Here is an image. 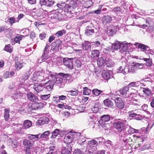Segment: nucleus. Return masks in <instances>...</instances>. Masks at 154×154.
<instances>
[{"instance_id":"52","label":"nucleus","mask_w":154,"mask_h":154,"mask_svg":"<svg viewBox=\"0 0 154 154\" xmlns=\"http://www.w3.org/2000/svg\"><path fill=\"white\" fill-rule=\"evenodd\" d=\"M83 94L84 95H89L91 92V89H89L87 87H84L83 88Z\"/></svg>"},{"instance_id":"54","label":"nucleus","mask_w":154,"mask_h":154,"mask_svg":"<svg viewBox=\"0 0 154 154\" xmlns=\"http://www.w3.org/2000/svg\"><path fill=\"white\" fill-rule=\"evenodd\" d=\"M4 49L6 51L10 53L12 52V47L9 44L6 45Z\"/></svg>"},{"instance_id":"42","label":"nucleus","mask_w":154,"mask_h":154,"mask_svg":"<svg viewBox=\"0 0 154 154\" xmlns=\"http://www.w3.org/2000/svg\"><path fill=\"white\" fill-rule=\"evenodd\" d=\"M94 47L98 49H100L102 46V45L99 41H97L93 42Z\"/></svg>"},{"instance_id":"23","label":"nucleus","mask_w":154,"mask_h":154,"mask_svg":"<svg viewBox=\"0 0 154 154\" xmlns=\"http://www.w3.org/2000/svg\"><path fill=\"white\" fill-rule=\"evenodd\" d=\"M55 80H54L53 81L49 80L44 84L45 85V87H46V88L48 91L51 90L53 88L54 85L55 84Z\"/></svg>"},{"instance_id":"55","label":"nucleus","mask_w":154,"mask_h":154,"mask_svg":"<svg viewBox=\"0 0 154 154\" xmlns=\"http://www.w3.org/2000/svg\"><path fill=\"white\" fill-rule=\"evenodd\" d=\"M50 97V94L42 95L40 96L41 99L43 100H46Z\"/></svg>"},{"instance_id":"41","label":"nucleus","mask_w":154,"mask_h":154,"mask_svg":"<svg viewBox=\"0 0 154 154\" xmlns=\"http://www.w3.org/2000/svg\"><path fill=\"white\" fill-rule=\"evenodd\" d=\"M23 63L22 61H16L15 62V67L17 70H19L21 69L23 66Z\"/></svg>"},{"instance_id":"27","label":"nucleus","mask_w":154,"mask_h":154,"mask_svg":"<svg viewBox=\"0 0 154 154\" xmlns=\"http://www.w3.org/2000/svg\"><path fill=\"white\" fill-rule=\"evenodd\" d=\"M73 139H75L78 140V142H81L80 141L81 138H83L84 136L81 135L80 133L72 132H71Z\"/></svg>"},{"instance_id":"12","label":"nucleus","mask_w":154,"mask_h":154,"mask_svg":"<svg viewBox=\"0 0 154 154\" xmlns=\"http://www.w3.org/2000/svg\"><path fill=\"white\" fill-rule=\"evenodd\" d=\"M117 27L113 25L108 26L107 28L106 33L109 36H112L115 34L117 32Z\"/></svg>"},{"instance_id":"57","label":"nucleus","mask_w":154,"mask_h":154,"mask_svg":"<svg viewBox=\"0 0 154 154\" xmlns=\"http://www.w3.org/2000/svg\"><path fill=\"white\" fill-rule=\"evenodd\" d=\"M144 60L146 62V65L147 66H150L152 64V60L149 58H145Z\"/></svg>"},{"instance_id":"44","label":"nucleus","mask_w":154,"mask_h":154,"mask_svg":"<svg viewBox=\"0 0 154 154\" xmlns=\"http://www.w3.org/2000/svg\"><path fill=\"white\" fill-rule=\"evenodd\" d=\"M60 130L57 129H55L52 132L51 138H54L58 135L60 132Z\"/></svg>"},{"instance_id":"46","label":"nucleus","mask_w":154,"mask_h":154,"mask_svg":"<svg viewBox=\"0 0 154 154\" xmlns=\"http://www.w3.org/2000/svg\"><path fill=\"white\" fill-rule=\"evenodd\" d=\"M92 92L95 95L98 96L103 92V91L97 89H94L92 90Z\"/></svg>"},{"instance_id":"59","label":"nucleus","mask_w":154,"mask_h":154,"mask_svg":"<svg viewBox=\"0 0 154 154\" xmlns=\"http://www.w3.org/2000/svg\"><path fill=\"white\" fill-rule=\"evenodd\" d=\"M131 102V103L133 105L138 106H140L141 105V104L140 102L138 100H134Z\"/></svg>"},{"instance_id":"6","label":"nucleus","mask_w":154,"mask_h":154,"mask_svg":"<svg viewBox=\"0 0 154 154\" xmlns=\"http://www.w3.org/2000/svg\"><path fill=\"white\" fill-rule=\"evenodd\" d=\"M146 23L142 26V28L144 29L147 27L146 29V31L148 33H152L153 31V27L151 25L152 23L151 19L149 18H148L146 20Z\"/></svg>"},{"instance_id":"13","label":"nucleus","mask_w":154,"mask_h":154,"mask_svg":"<svg viewBox=\"0 0 154 154\" xmlns=\"http://www.w3.org/2000/svg\"><path fill=\"white\" fill-rule=\"evenodd\" d=\"M26 94L25 93H22L20 92L16 93L13 94L12 96V98L14 100L19 102L20 100L24 99L26 98Z\"/></svg>"},{"instance_id":"24","label":"nucleus","mask_w":154,"mask_h":154,"mask_svg":"<svg viewBox=\"0 0 154 154\" xmlns=\"http://www.w3.org/2000/svg\"><path fill=\"white\" fill-rule=\"evenodd\" d=\"M135 45L136 47H138V48L142 51H148L149 47L148 46L144 45L139 43H136Z\"/></svg>"},{"instance_id":"17","label":"nucleus","mask_w":154,"mask_h":154,"mask_svg":"<svg viewBox=\"0 0 154 154\" xmlns=\"http://www.w3.org/2000/svg\"><path fill=\"white\" fill-rule=\"evenodd\" d=\"M129 88L127 86H125L123 87L122 89L119 91L120 94L123 97H127L129 96Z\"/></svg>"},{"instance_id":"36","label":"nucleus","mask_w":154,"mask_h":154,"mask_svg":"<svg viewBox=\"0 0 154 154\" xmlns=\"http://www.w3.org/2000/svg\"><path fill=\"white\" fill-rule=\"evenodd\" d=\"M102 77L106 80L109 79L111 76L108 71L106 70H103L102 71Z\"/></svg>"},{"instance_id":"10","label":"nucleus","mask_w":154,"mask_h":154,"mask_svg":"<svg viewBox=\"0 0 154 154\" xmlns=\"http://www.w3.org/2000/svg\"><path fill=\"white\" fill-rule=\"evenodd\" d=\"M110 119L109 116L107 115H105L100 117V119L98 121L100 125L102 127H106L107 124L105 122H108Z\"/></svg>"},{"instance_id":"53","label":"nucleus","mask_w":154,"mask_h":154,"mask_svg":"<svg viewBox=\"0 0 154 154\" xmlns=\"http://www.w3.org/2000/svg\"><path fill=\"white\" fill-rule=\"evenodd\" d=\"M66 4L64 2L60 3L57 4V7L61 9H65L66 6Z\"/></svg>"},{"instance_id":"16","label":"nucleus","mask_w":154,"mask_h":154,"mask_svg":"<svg viewBox=\"0 0 154 154\" xmlns=\"http://www.w3.org/2000/svg\"><path fill=\"white\" fill-rule=\"evenodd\" d=\"M130 46V43H128L126 42H122L120 51L121 52H125Z\"/></svg>"},{"instance_id":"60","label":"nucleus","mask_w":154,"mask_h":154,"mask_svg":"<svg viewBox=\"0 0 154 154\" xmlns=\"http://www.w3.org/2000/svg\"><path fill=\"white\" fill-rule=\"evenodd\" d=\"M15 19L14 17H10L9 18V22L11 26H12L14 23L16 22Z\"/></svg>"},{"instance_id":"26","label":"nucleus","mask_w":154,"mask_h":154,"mask_svg":"<svg viewBox=\"0 0 154 154\" xmlns=\"http://www.w3.org/2000/svg\"><path fill=\"white\" fill-rule=\"evenodd\" d=\"M105 57H101L98 58L97 60V64L99 67L101 68L104 67L105 63Z\"/></svg>"},{"instance_id":"8","label":"nucleus","mask_w":154,"mask_h":154,"mask_svg":"<svg viewBox=\"0 0 154 154\" xmlns=\"http://www.w3.org/2000/svg\"><path fill=\"white\" fill-rule=\"evenodd\" d=\"M23 144L25 148V149H30L35 148L37 146L34 145V143L29 140L24 139L23 141Z\"/></svg>"},{"instance_id":"33","label":"nucleus","mask_w":154,"mask_h":154,"mask_svg":"<svg viewBox=\"0 0 154 154\" xmlns=\"http://www.w3.org/2000/svg\"><path fill=\"white\" fill-rule=\"evenodd\" d=\"M82 48L85 51L88 50L91 47L90 42L88 41H85L82 44Z\"/></svg>"},{"instance_id":"56","label":"nucleus","mask_w":154,"mask_h":154,"mask_svg":"<svg viewBox=\"0 0 154 154\" xmlns=\"http://www.w3.org/2000/svg\"><path fill=\"white\" fill-rule=\"evenodd\" d=\"M138 131V130H136L130 127L128 130V134H131L134 133H137Z\"/></svg>"},{"instance_id":"49","label":"nucleus","mask_w":154,"mask_h":154,"mask_svg":"<svg viewBox=\"0 0 154 154\" xmlns=\"http://www.w3.org/2000/svg\"><path fill=\"white\" fill-rule=\"evenodd\" d=\"M99 52L98 50H95L91 51V55L94 57H98L99 56Z\"/></svg>"},{"instance_id":"64","label":"nucleus","mask_w":154,"mask_h":154,"mask_svg":"<svg viewBox=\"0 0 154 154\" xmlns=\"http://www.w3.org/2000/svg\"><path fill=\"white\" fill-rule=\"evenodd\" d=\"M66 139H68L73 140H74L71 132L69 134H66L65 137Z\"/></svg>"},{"instance_id":"25","label":"nucleus","mask_w":154,"mask_h":154,"mask_svg":"<svg viewBox=\"0 0 154 154\" xmlns=\"http://www.w3.org/2000/svg\"><path fill=\"white\" fill-rule=\"evenodd\" d=\"M49 121V119L48 117L44 116L41 118L37 121V123L40 125H43L45 124H48Z\"/></svg>"},{"instance_id":"5","label":"nucleus","mask_w":154,"mask_h":154,"mask_svg":"<svg viewBox=\"0 0 154 154\" xmlns=\"http://www.w3.org/2000/svg\"><path fill=\"white\" fill-rule=\"evenodd\" d=\"M62 14L58 11L53 12L49 15V17L50 18V20L53 22H55L57 21H60L62 19Z\"/></svg>"},{"instance_id":"34","label":"nucleus","mask_w":154,"mask_h":154,"mask_svg":"<svg viewBox=\"0 0 154 154\" xmlns=\"http://www.w3.org/2000/svg\"><path fill=\"white\" fill-rule=\"evenodd\" d=\"M31 73V69L29 68L28 70L26 71L22 75V79L26 81L29 78V76Z\"/></svg>"},{"instance_id":"20","label":"nucleus","mask_w":154,"mask_h":154,"mask_svg":"<svg viewBox=\"0 0 154 154\" xmlns=\"http://www.w3.org/2000/svg\"><path fill=\"white\" fill-rule=\"evenodd\" d=\"M72 147L71 145H66L65 147H63L61 152L62 154H71Z\"/></svg>"},{"instance_id":"58","label":"nucleus","mask_w":154,"mask_h":154,"mask_svg":"<svg viewBox=\"0 0 154 154\" xmlns=\"http://www.w3.org/2000/svg\"><path fill=\"white\" fill-rule=\"evenodd\" d=\"M123 141L126 143L128 142H131L132 141V137H129L128 136L125 139L122 138Z\"/></svg>"},{"instance_id":"30","label":"nucleus","mask_w":154,"mask_h":154,"mask_svg":"<svg viewBox=\"0 0 154 154\" xmlns=\"http://www.w3.org/2000/svg\"><path fill=\"white\" fill-rule=\"evenodd\" d=\"M49 48V46L48 44H47L44 50V53L42 56V60L43 61H45L46 59L48 58L46 54L48 53Z\"/></svg>"},{"instance_id":"62","label":"nucleus","mask_w":154,"mask_h":154,"mask_svg":"<svg viewBox=\"0 0 154 154\" xmlns=\"http://www.w3.org/2000/svg\"><path fill=\"white\" fill-rule=\"evenodd\" d=\"M13 32V29L12 28H7L6 31L5 33L6 34H9L10 35H12Z\"/></svg>"},{"instance_id":"50","label":"nucleus","mask_w":154,"mask_h":154,"mask_svg":"<svg viewBox=\"0 0 154 154\" xmlns=\"http://www.w3.org/2000/svg\"><path fill=\"white\" fill-rule=\"evenodd\" d=\"M21 33L25 36H28L29 34V30L27 28H24L21 31Z\"/></svg>"},{"instance_id":"14","label":"nucleus","mask_w":154,"mask_h":154,"mask_svg":"<svg viewBox=\"0 0 154 154\" xmlns=\"http://www.w3.org/2000/svg\"><path fill=\"white\" fill-rule=\"evenodd\" d=\"M12 127L15 132L18 134H22L23 132V129H24L23 127L22 124H13Z\"/></svg>"},{"instance_id":"31","label":"nucleus","mask_w":154,"mask_h":154,"mask_svg":"<svg viewBox=\"0 0 154 154\" xmlns=\"http://www.w3.org/2000/svg\"><path fill=\"white\" fill-rule=\"evenodd\" d=\"M112 11L118 16H120L122 13V10L119 7H116L113 8Z\"/></svg>"},{"instance_id":"51","label":"nucleus","mask_w":154,"mask_h":154,"mask_svg":"<svg viewBox=\"0 0 154 154\" xmlns=\"http://www.w3.org/2000/svg\"><path fill=\"white\" fill-rule=\"evenodd\" d=\"M143 92L147 95L149 96L151 94V91L147 88H142Z\"/></svg>"},{"instance_id":"2","label":"nucleus","mask_w":154,"mask_h":154,"mask_svg":"<svg viewBox=\"0 0 154 154\" xmlns=\"http://www.w3.org/2000/svg\"><path fill=\"white\" fill-rule=\"evenodd\" d=\"M98 144V142L93 140L88 141L87 143V148L85 152V154H93L94 150H96V146Z\"/></svg>"},{"instance_id":"28","label":"nucleus","mask_w":154,"mask_h":154,"mask_svg":"<svg viewBox=\"0 0 154 154\" xmlns=\"http://www.w3.org/2000/svg\"><path fill=\"white\" fill-rule=\"evenodd\" d=\"M94 33V30L91 27L87 26L86 27L85 33L87 35H93Z\"/></svg>"},{"instance_id":"47","label":"nucleus","mask_w":154,"mask_h":154,"mask_svg":"<svg viewBox=\"0 0 154 154\" xmlns=\"http://www.w3.org/2000/svg\"><path fill=\"white\" fill-rule=\"evenodd\" d=\"M66 32L65 30L64 29L57 32L55 34V36L57 37L62 36L63 34H65Z\"/></svg>"},{"instance_id":"63","label":"nucleus","mask_w":154,"mask_h":154,"mask_svg":"<svg viewBox=\"0 0 154 154\" xmlns=\"http://www.w3.org/2000/svg\"><path fill=\"white\" fill-rule=\"evenodd\" d=\"M69 92L70 93V94L72 96L76 95L78 94L77 90L76 89H74V90H70Z\"/></svg>"},{"instance_id":"4","label":"nucleus","mask_w":154,"mask_h":154,"mask_svg":"<svg viewBox=\"0 0 154 154\" xmlns=\"http://www.w3.org/2000/svg\"><path fill=\"white\" fill-rule=\"evenodd\" d=\"M54 0H40L39 2L41 8L44 11L53 6L54 3Z\"/></svg>"},{"instance_id":"15","label":"nucleus","mask_w":154,"mask_h":154,"mask_svg":"<svg viewBox=\"0 0 154 154\" xmlns=\"http://www.w3.org/2000/svg\"><path fill=\"white\" fill-rule=\"evenodd\" d=\"M114 100L116 105L119 109H122L124 108V104L121 98L116 97L115 99Z\"/></svg>"},{"instance_id":"22","label":"nucleus","mask_w":154,"mask_h":154,"mask_svg":"<svg viewBox=\"0 0 154 154\" xmlns=\"http://www.w3.org/2000/svg\"><path fill=\"white\" fill-rule=\"evenodd\" d=\"M27 138L29 139V140L32 142L34 143L36 140L39 138V134L37 135H34L32 134H29L28 135Z\"/></svg>"},{"instance_id":"32","label":"nucleus","mask_w":154,"mask_h":154,"mask_svg":"<svg viewBox=\"0 0 154 154\" xmlns=\"http://www.w3.org/2000/svg\"><path fill=\"white\" fill-rule=\"evenodd\" d=\"M103 103L104 105L107 107L112 108L113 106V103L109 99L104 100Z\"/></svg>"},{"instance_id":"18","label":"nucleus","mask_w":154,"mask_h":154,"mask_svg":"<svg viewBox=\"0 0 154 154\" xmlns=\"http://www.w3.org/2000/svg\"><path fill=\"white\" fill-rule=\"evenodd\" d=\"M55 81V83L59 84L58 86L60 88L63 87L66 83L65 82L63 81V79L57 76L56 77Z\"/></svg>"},{"instance_id":"61","label":"nucleus","mask_w":154,"mask_h":154,"mask_svg":"<svg viewBox=\"0 0 154 154\" xmlns=\"http://www.w3.org/2000/svg\"><path fill=\"white\" fill-rule=\"evenodd\" d=\"M121 72H122V73L125 75L127 74L129 72H128V66H125L124 69H122Z\"/></svg>"},{"instance_id":"21","label":"nucleus","mask_w":154,"mask_h":154,"mask_svg":"<svg viewBox=\"0 0 154 154\" xmlns=\"http://www.w3.org/2000/svg\"><path fill=\"white\" fill-rule=\"evenodd\" d=\"M45 87L44 84H39L36 83L34 84L33 86V88L37 93H39L42 91Z\"/></svg>"},{"instance_id":"11","label":"nucleus","mask_w":154,"mask_h":154,"mask_svg":"<svg viewBox=\"0 0 154 154\" xmlns=\"http://www.w3.org/2000/svg\"><path fill=\"white\" fill-rule=\"evenodd\" d=\"M45 79H49L52 81L55 80L56 77L57 76L56 73L52 72L49 71H46L45 72Z\"/></svg>"},{"instance_id":"7","label":"nucleus","mask_w":154,"mask_h":154,"mask_svg":"<svg viewBox=\"0 0 154 154\" xmlns=\"http://www.w3.org/2000/svg\"><path fill=\"white\" fill-rule=\"evenodd\" d=\"M44 106V104L41 102H34L32 104H29L28 105V108L31 110L41 109Z\"/></svg>"},{"instance_id":"9","label":"nucleus","mask_w":154,"mask_h":154,"mask_svg":"<svg viewBox=\"0 0 154 154\" xmlns=\"http://www.w3.org/2000/svg\"><path fill=\"white\" fill-rule=\"evenodd\" d=\"M73 60V59L72 58H64L63 59V64L66 67L69 68L70 69H72L74 67L72 62Z\"/></svg>"},{"instance_id":"37","label":"nucleus","mask_w":154,"mask_h":154,"mask_svg":"<svg viewBox=\"0 0 154 154\" xmlns=\"http://www.w3.org/2000/svg\"><path fill=\"white\" fill-rule=\"evenodd\" d=\"M121 43L122 42L116 41L113 44L112 47L115 50H120Z\"/></svg>"},{"instance_id":"19","label":"nucleus","mask_w":154,"mask_h":154,"mask_svg":"<svg viewBox=\"0 0 154 154\" xmlns=\"http://www.w3.org/2000/svg\"><path fill=\"white\" fill-rule=\"evenodd\" d=\"M27 96L28 99L31 102H36L38 100L37 97L31 92L28 93Z\"/></svg>"},{"instance_id":"43","label":"nucleus","mask_w":154,"mask_h":154,"mask_svg":"<svg viewBox=\"0 0 154 154\" xmlns=\"http://www.w3.org/2000/svg\"><path fill=\"white\" fill-rule=\"evenodd\" d=\"M23 37V36L22 35L17 34L14 38V41L16 43H20Z\"/></svg>"},{"instance_id":"40","label":"nucleus","mask_w":154,"mask_h":154,"mask_svg":"<svg viewBox=\"0 0 154 154\" xmlns=\"http://www.w3.org/2000/svg\"><path fill=\"white\" fill-rule=\"evenodd\" d=\"M112 17L109 15H107L104 16L103 19V23H109L112 21Z\"/></svg>"},{"instance_id":"1","label":"nucleus","mask_w":154,"mask_h":154,"mask_svg":"<svg viewBox=\"0 0 154 154\" xmlns=\"http://www.w3.org/2000/svg\"><path fill=\"white\" fill-rule=\"evenodd\" d=\"M45 75H43L42 73L40 71H35L33 74L32 75L29 79L28 83L26 86L29 87L33 85L35 82H45V80L44 79Z\"/></svg>"},{"instance_id":"48","label":"nucleus","mask_w":154,"mask_h":154,"mask_svg":"<svg viewBox=\"0 0 154 154\" xmlns=\"http://www.w3.org/2000/svg\"><path fill=\"white\" fill-rule=\"evenodd\" d=\"M4 117L6 121H8L9 118V113L10 112L9 110L7 109H5L4 110Z\"/></svg>"},{"instance_id":"3","label":"nucleus","mask_w":154,"mask_h":154,"mask_svg":"<svg viewBox=\"0 0 154 154\" xmlns=\"http://www.w3.org/2000/svg\"><path fill=\"white\" fill-rule=\"evenodd\" d=\"M126 121L120 119L114 120L113 125L118 131L121 132L125 128V123Z\"/></svg>"},{"instance_id":"39","label":"nucleus","mask_w":154,"mask_h":154,"mask_svg":"<svg viewBox=\"0 0 154 154\" xmlns=\"http://www.w3.org/2000/svg\"><path fill=\"white\" fill-rule=\"evenodd\" d=\"M59 75L62 77L63 78V81L65 80H69L70 78V75L67 74H64L63 73H59Z\"/></svg>"},{"instance_id":"35","label":"nucleus","mask_w":154,"mask_h":154,"mask_svg":"<svg viewBox=\"0 0 154 154\" xmlns=\"http://www.w3.org/2000/svg\"><path fill=\"white\" fill-rule=\"evenodd\" d=\"M74 8L71 4L69 5H66L65 9H64L65 12L69 13L72 14V11H73Z\"/></svg>"},{"instance_id":"45","label":"nucleus","mask_w":154,"mask_h":154,"mask_svg":"<svg viewBox=\"0 0 154 154\" xmlns=\"http://www.w3.org/2000/svg\"><path fill=\"white\" fill-rule=\"evenodd\" d=\"M50 133H51L49 131H47L44 132L42 134H39L40 139L41 137L45 138L48 137Z\"/></svg>"},{"instance_id":"29","label":"nucleus","mask_w":154,"mask_h":154,"mask_svg":"<svg viewBox=\"0 0 154 154\" xmlns=\"http://www.w3.org/2000/svg\"><path fill=\"white\" fill-rule=\"evenodd\" d=\"M135 143H141L144 141V138L142 136L134 134L132 136Z\"/></svg>"},{"instance_id":"38","label":"nucleus","mask_w":154,"mask_h":154,"mask_svg":"<svg viewBox=\"0 0 154 154\" xmlns=\"http://www.w3.org/2000/svg\"><path fill=\"white\" fill-rule=\"evenodd\" d=\"M32 125V122L28 120L25 121L23 126L24 128L26 129L29 128Z\"/></svg>"}]
</instances>
